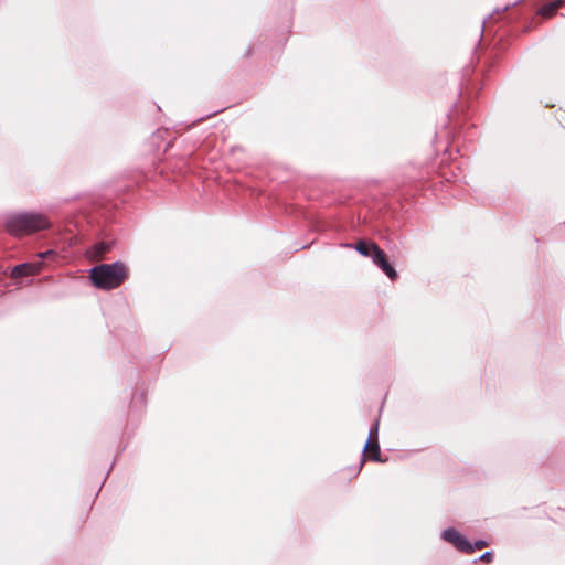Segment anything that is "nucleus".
Listing matches in <instances>:
<instances>
[{"instance_id": "obj_9", "label": "nucleus", "mask_w": 565, "mask_h": 565, "mask_svg": "<svg viewBox=\"0 0 565 565\" xmlns=\"http://www.w3.org/2000/svg\"><path fill=\"white\" fill-rule=\"evenodd\" d=\"M481 562L490 563L493 559V553L492 552H486L483 553L480 558Z\"/></svg>"}, {"instance_id": "obj_3", "label": "nucleus", "mask_w": 565, "mask_h": 565, "mask_svg": "<svg viewBox=\"0 0 565 565\" xmlns=\"http://www.w3.org/2000/svg\"><path fill=\"white\" fill-rule=\"evenodd\" d=\"M354 248L363 256H371L373 263L380 267L391 280L394 281L398 278V274L388 263L386 254L375 243L361 239L355 243Z\"/></svg>"}, {"instance_id": "obj_8", "label": "nucleus", "mask_w": 565, "mask_h": 565, "mask_svg": "<svg viewBox=\"0 0 565 565\" xmlns=\"http://www.w3.org/2000/svg\"><path fill=\"white\" fill-rule=\"evenodd\" d=\"M109 250V245L106 243H99L93 246L90 249L86 252V257L90 260H97L103 257Z\"/></svg>"}, {"instance_id": "obj_10", "label": "nucleus", "mask_w": 565, "mask_h": 565, "mask_svg": "<svg viewBox=\"0 0 565 565\" xmlns=\"http://www.w3.org/2000/svg\"><path fill=\"white\" fill-rule=\"evenodd\" d=\"M472 546L475 550H482L488 546V542H486L483 540H478L475 542V544Z\"/></svg>"}, {"instance_id": "obj_5", "label": "nucleus", "mask_w": 565, "mask_h": 565, "mask_svg": "<svg viewBox=\"0 0 565 565\" xmlns=\"http://www.w3.org/2000/svg\"><path fill=\"white\" fill-rule=\"evenodd\" d=\"M364 462L365 459L382 462L381 459V448L377 441V426L372 427L369 436V440L366 441L363 450ZM363 463H361L362 466Z\"/></svg>"}, {"instance_id": "obj_4", "label": "nucleus", "mask_w": 565, "mask_h": 565, "mask_svg": "<svg viewBox=\"0 0 565 565\" xmlns=\"http://www.w3.org/2000/svg\"><path fill=\"white\" fill-rule=\"evenodd\" d=\"M443 539L451 543L460 552L471 554L475 552L472 544L455 529H447L443 532Z\"/></svg>"}, {"instance_id": "obj_7", "label": "nucleus", "mask_w": 565, "mask_h": 565, "mask_svg": "<svg viewBox=\"0 0 565 565\" xmlns=\"http://www.w3.org/2000/svg\"><path fill=\"white\" fill-rule=\"evenodd\" d=\"M564 4H565V0H554L550 3L542 6L539 9L537 13L545 19H550V18L554 17L555 13L557 12V10L559 8H562Z\"/></svg>"}, {"instance_id": "obj_2", "label": "nucleus", "mask_w": 565, "mask_h": 565, "mask_svg": "<svg viewBox=\"0 0 565 565\" xmlns=\"http://www.w3.org/2000/svg\"><path fill=\"white\" fill-rule=\"evenodd\" d=\"M52 222L42 213H22L11 216L7 221V230L14 236L30 235L39 231L47 230Z\"/></svg>"}, {"instance_id": "obj_6", "label": "nucleus", "mask_w": 565, "mask_h": 565, "mask_svg": "<svg viewBox=\"0 0 565 565\" xmlns=\"http://www.w3.org/2000/svg\"><path fill=\"white\" fill-rule=\"evenodd\" d=\"M42 270V263H23L13 267L11 271L12 278L28 277L39 274Z\"/></svg>"}, {"instance_id": "obj_1", "label": "nucleus", "mask_w": 565, "mask_h": 565, "mask_svg": "<svg viewBox=\"0 0 565 565\" xmlns=\"http://www.w3.org/2000/svg\"><path fill=\"white\" fill-rule=\"evenodd\" d=\"M95 287L110 290L119 287L128 277V269L121 262L103 264L90 269L89 275Z\"/></svg>"}]
</instances>
